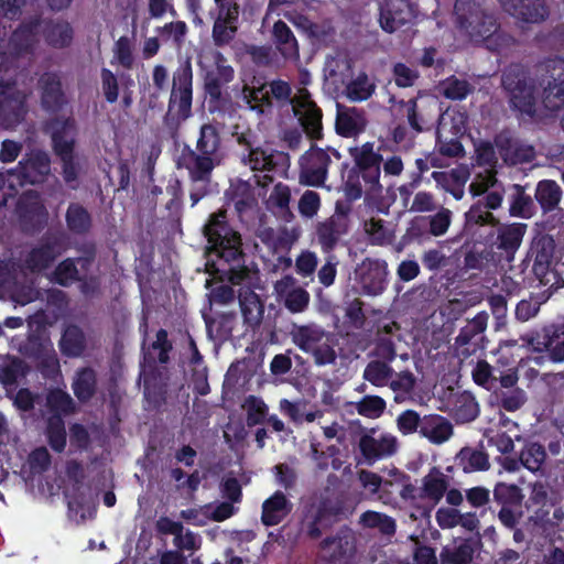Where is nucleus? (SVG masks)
I'll list each match as a JSON object with an SVG mask.
<instances>
[{"mask_svg":"<svg viewBox=\"0 0 564 564\" xmlns=\"http://www.w3.org/2000/svg\"><path fill=\"white\" fill-rule=\"evenodd\" d=\"M432 237L424 216H415L409 221L405 232L401 236L395 246V250L400 252L411 245H424L429 242Z\"/></svg>","mask_w":564,"mask_h":564,"instance_id":"38","label":"nucleus"},{"mask_svg":"<svg viewBox=\"0 0 564 564\" xmlns=\"http://www.w3.org/2000/svg\"><path fill=\"white\" fill-rule=\"evenodd\" d=\"M395 324L384 325L381 329H379L378 335L373 341V348L370 351V356L378 361H384L388 365L397 358V346L391 335L392 329Z\"/></svg>","mask_w":564,"mask_h":564,"instance_id":"42","label":"nucleus"},{"mask_svg":"<svg viewBox=\"0 0 564 564\" xmlns=\"http://www.w3.org/2000/svg\"><path fill=\"white\" fill-rule=\"evenodd\" d=\"M359 524L366 529L378 530L382 535L387 536H393L397 531V522L392 517L372 510L361 513Z\"/></svg>","mask_w":564,"mask_h":564,"instance_id":"46","label":"nucleus"},{"mask_svg":"<svg viewBox=\"0 0 564 564\" xmlns=\"http://www.w3.org/2000/svg\"><path fill=\"white\" fill-rule=\"evenodd\" d=\"M349 208L337 203L335 213L318 221L315 226V237L324 253H330L349 230Z\"/></svg>","mask_w":564,"mask_h":564,"instance_id":"13","label":"nucleus"},{"mask_svg":"<svg viewBox=\"0 0 564 564\" xmlns=\"http://www.w3.org/2000/svg\"><path fill=\"white\" fill-rule=\"evenodd\" d=\"M332 163L328 151L312 144L299 159V180L306 186L319 187L327 180Z\"/></svg>","mask_w":564,"mask_h":564,"instance_id":"12","label":"nucleus"},{"mask_svg":"<svg viewBox=\"0 0 564 564\" xmlns=\"http://www.w3.org/2000/svg\"><path fill=\"white\" fill-rule=\"evenodd\" d=\"M85 347L86 340L83 330L76 325L66 327L59 340L62 354L67 357H79L83 355Z\"/></svg>","mask_w":564,"mask_h":564,"instance_id":"47","label":"nucleus"},{"mask_svg":"<svg viewBox=\"0 0 564 564\" xmlns=\"http://www.w3.org/2000/svg\"><path fill=\"white\" fill-rule=\"evenodd\" d=\"M41 14L25 19L9 37L8 48L11 55L20 57L34 52L40 33Z\"/></svg>","mask_w":564,"mask_h":564,"instance_id":"20","label":"nucleus"},{"mask_svg":"<svg viewBox=\"0 0 564 564\" xmlns=\"http://www.w3.org/2000/svg\"><path fill=\"white\" fill-rule=\"evenodd\" d=\"M315 506H317L334 524L348 519L355 510V505L346 490L326 489Z\"/></svg>","mask_w":564,"mask_h":564,"instance_id":"23","label":"nucleus"},{"mask_svg":"<svg viewBox=\"0 0 564 564\" xmlns=\"http://www.w3.org/2000/svg\"><path fill=\"white\" fill-rule=\"evenodd\" d=\"M494 500L501 507L520 508L523 501L521 488L514 484L497 482L494 490Z\"/></svg>","mask_w":564,"mask_h":564,"instance_id":"54","label":"nucleus"},{"mask_svg":"<svg viewBox=\"0 0 564 564\" xmlns=\"http://www.w3.org/2000/svg\"><path fill=\"white\" fill-rule=\"evenodd\" d=\"M387 262L378 259H365L356 269V278L362 294L376 296L387 288Z\"/></svg>","mask_w":564,"mask_h":564,"instance_id":"19","label":"nucleus"},{"mask_svg":"<svg viewBox=\"0 0 564 564\" xmlns=\"http://www.w3.org/2000/svg\"><path fill=\"white\" fill-rule=\"evenodd\" d=\"M505 11L527 22L540 23L549 17V8L544 0H499Z\"/></svg>","mask_w":564,"mask_h":564,"instance_id":"26","label":"nucleus"},{"mask_svg":"<svg viewBox=\"0 0 564 564\" xmlns=\"http://www.w3.org/2000/svg\"><path fill=\"white\" fill-rule=\"evenodd\" d=\"M420 435L426 437L433 444H442L453 435L452 423L440 414L423 416Z\"/></svg>","mask_w":564,"mask_h":564,"instance_id":"33","label":"nucleus"},{"mask_svg":"<svg viewBox=\"0 0 564 564\" xmlns=\"http://www.w3.org/2000/svg\"><path fill=\"white\" fill-rule=\"evenodd\" d=\"M41 106L47 112H58L68 102L59 75L46 72L39 79Z\"/></svg>","mask_w":564,"mask_h":564,"instance_id":"24","label":"nucleus"},{"mask_svg":"<svg viewBox=\"0 0 564 564\" xmlns=\"http://www.w3.org/2000/svg\"><path fill=\"white\" fill-rule=\"evenodd\" d=\"M447 488L448 481L446 476L438 467H432L429 474L422 479L419 498L430 499L434 503H438L444 497Z\"/></svg>","mask_w":564,"mask_h":564,"instance_id":"36","label":"nucleus"},{"mask_svg":"<svg viewBox=\"0 0 564 564\" xmlns=\"http://www.w3.org/2000/svg\"><path fill=\"white\" fill-rule=\"evenodd\" d=\"M272 39L278 51L284 58H299V44L290 29V26L282 20H278L273 24Z\"/></svg>","mask_w":564,"mask_h":564,"instance_id":"40","label":"nucleus"},{"mask_svg":"<svg viewBox=\"0 0 564 564\" xmlns=\"http://www.w3.org/2000/svg\"><path fill=\"white\" fill-rule=\"evenodd\" d=\"M51 172V159L44 151H36L29 158L21 160L18 166L11 172L15 175L21 185L41 184Z\"/></svg>","mask_w":564,"mask_h":564,"instance_id":"21","label":"nucleus"},{"mask_svg":"<svg viewBox=\"0 0 564 564\" xmlns=\"http://www.w3.org/2000/svg\"><path fill=\"white\" fill-rule=\"evenodd\" d=\"M564 325H549L540 330H533L522 337L523 343L535 352H544L535 359L540 364V359L546 358L554 364L564 362Z\"/></svg>","mask_w":564,"mask_h":564,"instance_id":"9","label":"nucleus"},{"mask_svg":"<svg viewBox=\"0 0 564 564\" xmlns=\"http://www.w3.org/2000/svg\"><path fill=\"white\" fill-rule=\"evenodd\" d=\"M215 68L208 70L205 76V91L210 101H219L223 97V86L235 77L234 68L227 63L225 55L216 51L213 54Z\"/></svg>","mask_w":564,"mask_h":564,"instance_id":"25","label":"nucleus"},{"mask_svg":"<svg viewBox=\"0 0 564 564\" xmlns=\"http://www.w3.org/2000/svg\"><path fill=\"white\" fill-rule=\"evenodd\" d=\"M45 436L50 447L56 452L62 453L66 447V429L64 419L57 416H47Z\"/></svg>","mask_w":564,"mask_h":564,"instance_id":"51","label":"nucleus"},{"mask_svg":"<svg viewBox=\"0 0 564 564\" xmlns=\"http://www.w3.org/2000/svg\"><path fill=\"white\" fill-rule=\"evenodd\" d=\"M336 132L344 138H352L365 130L366 121L357 112H338L336 118Z\"/></svg>","mask_w":564,"mask_h":564,"instance_id":"52","label":"nucleus"},{"mask_svg":"<svg viewBox=\"0 0 564 564\" xmlns=\"http://www.w3.org/2000/svg\"><path fill=\"white\" fill-rule=\"evenodd\" d=\"M351 155L357 170L381 169L382 155L375 151L372 142H366L360 148L351 150Z\"/></svg>","mask_w":564,"mask_h":564,"instance_id":"53","label":"nucleus"},{"mask_svg":"<svg viewBox=\"0 0 564 564\" xmlns=\"http://www.w3.org/2000/svg\"><path fill=\"white\" fill-rule=\"evenodd\" d=\"M543 69L545 74L539 82L543 88V106L550 111H558L564 107V59L550 58L544 63Z\"/></svg>","mask_w":564,"mask_h":564,"instance_id":"10","label":"nucleus"},{"mask_svg":"<svg viewBox=\"0 0 564 564\" xmlns=\"http://www.w3.org/2000/svg\"><path fill=\"white\" fill-rule=\"evenodd\" d=\"M204 236L208 242L206 265L212 274L234 285L249 278L241 235L229 225L226 210L209 216Z\"/></svg>","mask_w":564,"mask_h":564,"instance_id":"1","label":"nucleus"},{"mask_svg":"<svg viewBox=\"0 0 564 564\" xmlns=\"http://www.w3.org/2000/svg\"><path fill=\"white\" fill-rule=\"evenodd\" d=\"M40 33L44 42L53 48L62 50L70 46L74 40V29L64 19H42Z\"/></svg>","mask_w":564,"mask_h":564,"instance_id":"27","label":"nucleus"},{"mask_svg":"<svg viewBox=\"0 0 564 564\" xmlns=\"http://www.w3.org/2000/svg\"><path fill=\"white\" fill-rule=\"evenodd\" d=\"M293 505L278 490L262 503L261 522L265 527L280 524L292 511Z\"/></svg>","mask_w":564,"mask_h":564,"instance_id":"30","label":"nucleus"},{"mask_svg":"<svg viewBox=\"0 0 564 564\" xmlns=\"http://www.w3.org/2000/svg\"><path fill=\"white\" fill-rule=\"evenodd\" d=\"M433 237L444 236L452 224L453 213L451 209L441 206L433 215L424 216Z\"/></svg>","mask_w":564,"mask_h":564,"instance_id":"61","label":"nucleus"},{"mask_svg":"<svg viewBox=\"0 0 564 564\" xmlns=\"http://www.w3.org/2000/svg\"><path fill=\"white\" fill-rule=\"evenodd\" d=\"M323 113L315 104H308L300 117V122L307 138L319 140L323 138Z\"/></svg>","mask_w":564,"mask_h":564,"instance_id":"49","label":"nucleus"},{"mask_svg":"<svg viewBox=\"0 0 564 564\" xmlns=\"http://www.w3.org/2000/svg\"><path fill=\"white\" fill-rule=\"evenodd\" d=\"M527 230L528 225L524 223L498 221L484 235L501 267L510 265L514 261Z\"/></svg>","mask_w":564,"mask_h":564,"instance_id":"8","label":"nucleus"},{"mask_svg":"<svg viewBox=\"0 0 564 564\" xmlns=\"http://www.w3.org/2000/svg\"><path fill=\"white\" fill-rule=\"evenodd\" d=\"M522 466L531 473L540 471L546 459L545 447L538 442H529L520 452Z\"/></svg>","mask_w":564,"mask_h":564,"instance_id":"55","label":"nucleus"},{"mask_svg":"<svg viewBox=\"0 0 564 564\" xmlns=\"http://www.w3.org/2000/svg\"><path fill=\"white\" fill-rule=\"evenodd\" d=\"M97 372L91 367L79 368L72 382L74 395L82 403L90 401L97 392Z\"/></svg>","mask_w":564,"mask_h":564,"instance_id":"37","label":"nucleus"},{"mask_svg":"<svg viewBox=\"0 0 564 564\" xmlns=\"http://www.w3.org/2000/svg\"><path fill=\"white\" fill-rule=\"evenodd\" d=\"M480 237L482 240L474 241L471 247L465 252L464 268L466 270L484 271L489 267L497 268L501 265L485 237L482 235Z\"/></svg>","mask_w":564,"mask_h":564,"instance_id":"29","label":"nucleus"},{"mask_svg":"<svg viewBox=\"0 0 564 564\" xmlns=\"http://www.w3.org/2000/svg\"><path fill=\"white\" fill-rule=\"evenodd\" d=\"M52 347L53 345L48 338H44L37 333H32L20 346L19 350L24 357L35 361L37 358H42Z\"/></svg>","mask_w":564,"mask_h":564,"instance_id":"57","label":"nucleus"},{"mask_svg":"<svg viewBox=\"0 0 564 564\" xmlns=\"http://www.w3.org/2000/svg\"><path fill=\"white\" fill-rule=\"evenodd\" d=\"M484 2L485 0H456L454 4L459 29L473 41H489L499 31L497 19L485 10Z\"/></svg>","mask_w":564,"mask_h":564,"instance_id":"6","label":"nucleus"},{"mask_svg":"<svg viewBox=\"0 0 564 564\" xmlns=\"http://www.w3.org/2000/svg\"><path fill=\"white\" fill-rule=\"evenodd\" d=\"M65 221L67 229L78 236L88 234L93 227L90 213L79 203H70L68 205Z\"/></svg>","mask_w":564,"mask_h":564,"instance_id":"44","label":"nucleus"},{"mask_svg":"<svg viewBox=\"0 0 564 564\" xmlns=\"http://www.w3.org/2000/svg\"><path fill=\"white\" fill-rule=\"evenodd\" d=\"M554 246L552 242H538L534 249L533 272L545 275L553 262Z\"/></svg>","mask_w":564,"mask_h":564,"instance_id":"63","label":"nucleus"},{"mask_svg":"<svg viewBox=\"0 0 564 564\" xmlns=\"http://www.w3.org/2000/svg\"><path fill=\"white\" fill-rule=\"evenodd\" d=\"M501 86L508 95L509 106L521 118L533 119L536 113V85L522 64H510L501 75Z\"/></svg>","mask_w":564,"mask_h":564,"instance_id":"5","label":"nucleus"},{"mask_svg":"<svg viewBox=\"0 0 564 564\" xmlns=\"http://www.w3.org/2000/svg\"><path fill=\"white\" fill-rule=\"evenodd\" d=\"M240 144H246L248 154L242 159L243 163L254 172L286 173L291 160L289 153L278 150H265L261 147H252L246 139H239Z\"/></svg>","mask_w":564,"mask_h":564,"instance_id":"14","label":"nucleus"},{"mask_svg":"<svg viewBox=\"0 0 564 564\" xmlns=\"http://www.w3.org/2000/svg\"><path fill=\"white\" fill-rule=\"evenodd\" d=\"M357 413L368 419L380 417L386 409L387 402L379 395H365L358 402L355 403Z\"/></svg>","mask_w":564,"mask_h":564,"instance_id":"59","label":"nucleus"},{"mask_svg":"<svg viewBox=\"0 0 564 564\" xmlns=\"http://www.w3.org/2000/svg\"><path fill=\"white\" fill-rule=\"evenodd\" d=\"M487 322L488 314L486 312H479L460 328L454 344L457 357L466 359L476 354L477 350L484 348L480 343L484 339Z\"/></svg>","mask_w":564,"mask_h":564,"instance_id":"17","label":"nucleus"},{"mask_svg":"<svg viewBox=\"0 0 564 564\" xmlns=\"http://www.w3.org/2000/svg\"><path fill=\"white\" fill-rule=\"evenodd\" d=\"M563 192L553 180H542L536 184L534 198L543 214L553 212L562 199Z\"/></svg>","mask_w":564,"mask_h":564,"instance_id":"43","label":"nucleus"},{"mask_svg":"<svg viewBox=\"0 0 564 564\" xmlns=\"http://www.w3.org/2000/svg\"><path fill=\"white\" fill-rule=\"evenodd\" d=\"M333 525V521L317 506L311 505L302 511L299 532L307 540L316 541Z\"/></svg>","mask_w":564,"mask_h":564,"instance_id":"28","label":"nucleus"},{"mask_svg":"<svg viewBox=\"0 0 564 564\" xmlns=\"http://www.w3.org/2000/svg\"><path fill=\"white\" fill-rule=\"evenodd\" d=\"M194 73L189 57L180 62L172 74L167 110L163 123L170 131H177L193 116Z\"/></svg>","mask_w":564,"mask_h":564,"instance_id":"3","label":"nucleus"},{"mask_svg":"<svg viewBox=\"0 0 564 564\" xmlns=\"http://www.w3.org/2000/svg\"><path fill=\"white\" fill-rule=\"evenodd\" d=\"M381 169L357 170L348 172L345 182V193L350 200H357L362 195L367 198H377L382 195L380 183Z\"/></svg>","mask_w":564,"mask_h":564,"instance_id":"15","label":"nucleus"},{"mask_svg":"<svg viewBox=\"0 0 564 564\" xmlns=\"http://www.w3.org/2000/svg\"><path fill=\"white\" fill-rule=\"evenodd\" d=\"M465 220L467 226H486L489 225L492 228L496 224H498V219L494 216V214L487 210L482 205L475 204L473 205L465 214Z\"/></svg>","mask_w":564,"mask_h":564,"instance_id":"64","label":"nucleus"},{"mask_svg":"<svg viewBox=\"0 0 564 564\" xmlns=\"http://www.w3.org/2000/svg\"><path fill=\"white\" fill-rule=\"evenodd\" d=\"M76 260L66 258L62 260L52 272V281L61 286L68 288L80 278Z\"/></svg>","mask_w":564,"mask_h":564,"instance_id":"56","label":"nucleus"},{"mask_svg":"<svg viewBox=\"0 0 564 564\" xmlns=\"http://www.w3.org/2000/svg\"><path fill=\"white\" fill-rule=\"evenodd\" d=\"M457 459L465 473L485 471L490 468L489 455L484 449L463 447Z\"/></svg>","mask_w":564,"mask_h":564,"instance_id":"48","label":"nucleus"},{"mask_svg":"<svg viewBox=\"0 0 564 564\" xmlns=\"http://www.w3.org/2000/svg\"><path fill=\"white\" fill-rule=\"evenodd\" d=\"M478 541L475 539H463L454 546H444L440 553V564H469L476 552Z\"/></svg>","mask_w":564,"mask_h":564,"instance_id":"41","label":"nucleus"},{"mask_svg":"<svg viewBox=\"0 0 564 564\" xmlns=\"http://www.w3.org/2000/svg\"><path fill=\"white\" fill-rule=\"evenodd\" d=\"M29 366L19 357H12L10 361L0 367V383L4 387L14 386L20 377L26 376Z\"/></svg>","mask_w":564,"mask_h":564,"instance_id":"58","label":"nucleus"},{"mask_svg":"<svg viewBox=\"0 0 564 564\" xmlns=\"http://www.w3.org/2000/svg\"><path fill=\"white\" fill-rule=\"evenodd\" d=\"M70 247L69 236L63 229L46 230L24 258V267L32 273L48 270Z\"/></svg>","mask_w":564,"mask_h":564,"instance_id":"7","label":"nucleus"},{"mask_svg":"<svg viewBox=\"0 0 564 564\" xmlns=\"http://www.w3.org/2000/svg\"><path fill=\"white\" fill-rule=\"evenodd\" d=\"M46 131L51 134L54 153L62 162V175L72 188L77 186L79 166L75 161L77 124L74 117H55L47 121Z\"/></svg>","mask_w":564,"mask_h":564,"instance_id":"4","label":"nucleus"},{"mask_svg":"<svg viewBox=\"0 0 564 564\" xmlns=\"http://www.w3.org/2000/svg\"><path fill=\"white\" fill-rule=\"evenodd\" d=\"M394 377V369L384 361L370 360L364 369L362 378L372 386L381 388L388 386Z\"/></svg>","mask_w":564,"mask_h":564,"instance_id":"50","label":"nucleus"},{"mask_svg":"<svg viewBox=\"0 0 564 564\" xmlns=\"http://www.w3.org/2000/svg\"><path fill=\"white\" fill-rule=\"evenodd\" d=\"M356 534L347 524L339 527L334 534L318 543V550L328 564H347L356 552Z\"/></svg>","mask_w":564,"mask_h":564,"instance_id":"11","label":"nucleus"},{"mask_svg":"<svg viewBox=\"0 0 564 564\" xmlns=\"http://www.w3.org/2000/svg\"><path fill=\"white\" fill-rule=\"evenodd\" d=\"M221 138L212 123H204L199 129L196 148L184 144L177 158L178 169H185L192 183L210 182L214 169L220 164Z\"/></svg>","mask_w":564,"mask_h":564,"instance_id":"2","label":"nucleus"},{"mask_svg":"<svg viewBox=\"0 0 564 564\" xmlns=\"http://www.w3.org/2000/svg\"><path fill=\"white\" fill-rule=\"evenodd\" d=\"M328 336L323 327L315 324L294 326L291 332L292 341L304 352H311Z\"/></svg>","mask_w":564,"mask_h":564,"instance_id":"35","label":"nucleus"},{"mask_svg":"<svg viewBox=\"0 0 564 564\" xmlns=\"http://www.w3.org/2000/svg\"><path fill=\"white\" fill-rule=\"evenodd\" d=\"M359 449L368 462H376L383 456L392 455L397 449V441L392 436L376 440L370 435H364L359 441Z\"/></svg>","mask_w":564,"mask_h":564,"instance_id":"34","label":"nucleus"},{"mask_svg":"<svg viewBox=\"0 0 564 564\" xmlns=\"http://www.w3.org/2000/svg\"><path fill=\"white\" fill-rule=\"evenodd\" d=\"M48 416H64L70 415L76 411V404L73 398L66 391L59 388H51L45 395L44 404Z\"/></svg>","mask_w":564,"mask_h":564,"instance_id":"39","label":"nucleus"},{"mask_svg":"<svg viewBox=\"0 0 564 564\" xmlns=\"http://www.w3.org/2000/svg\"><path fill=\"white\" fill-rule=\"evenodd\" d=\"M238 299L243 323L247 328L256 330L263 319L264 304L259 295L249 288L240 291Z\"/></svg>","mask_w":564,"mask_h":564,"instance_id":"31","label":"nucleus"},{"mask_svg":"<svg viewBox=\"0 0 564 564\" xmlns=\"http://www.w3.org/2000/svg\"><path fill=\"white\" fill-rule=\"evenodd\" d=\"M375 88V84L369 80L367 74L361 73L347 85V97L351 101H364L371 97Z\"/></svg>","mask_w":564,"mask_h":564,"instance_id":"60","label":"nucleus"},{"mask_svg":"<svg viewBox=\"0 0 564 564\" xmlns=\"http://www.w3.org/2000/svg\"><path fill=\"white\" fill-rule=\"evenodd\" d=\"M231 9L234 11L227 9L226 12H218L214 21L212 36L214 44L218 47L228 45L235 39L238 31L239 14L235 8Z\"/></svg>","mask_w":564,"mask_h":564,"instance_id":"32","label":"nucleus"},{"mask_svg":"<svg viewBox=\"0 0 564 564\" xmlns=\"http://www.w3.org/2000/svg\"><path fill=\"white\" fill-rule=\"evenodd\" d=\"M536 213L533 198L525 193L524 187L513 185V193L509 196V215L511 217L530 219Z\"/></svg>","mask_w":564,"mask_h":564,"instance_id":"45","label":"nucleus"},{"mask_svg":"<svg viewBox=\"0 0 564 564\" xmlns=\"http://www.w3.org/2000/svg\"><path fill=\"white\" fill-rule=\"evenodd\" d=\"M26 115V95L18 87L15 80L0 79V117L19 123Z\"/></svg>","mask_w":564,"mask_h":564,"instance_id":"18","label":"nucleus"},{"mask_svg":"<svg viewBox=\"0 0 564 564\" xmlns=\"http://www.w3.org/2000/svg\"><path fill=\"white\" fill-rule=\"evenodd\" d=\"M414 13L408 0H386L380 6L379 23L383 31L393 33L410 24Z\"/></svg>","mask_w":564,"mask_h":564,"instance_id":"22","label":"nucleus"},{"mask_svg":"<svg viewBox=\"0 0 564 564\" xmlns=\"http://www.w3.org/2000/svg\"><path fill=\"white\" fill-rule=\"evenodd\" d=\"M20 226L24 234L41 232L48 220V212L40 197L35 194H24L17 204Z\"/></svg>","mask_w":564,"mask_h":564,"instance_id":"16","label":"nucleus"},{"mask_svg":"<svg viewBox=\"0 0 564 564\" xmlns=\"http://www.w3.org/2000/svg\"><path fill=\"white\" fill-rule=\"evenodd\" d=\"M144 397L148 401L161 404L165 400L166 384L162 382L158 372L145 375L143 380Z\"/></svg>","mask_w":564,"mask_h":564,"instance_id":"62","label":"nucleus"}]
</instances>
